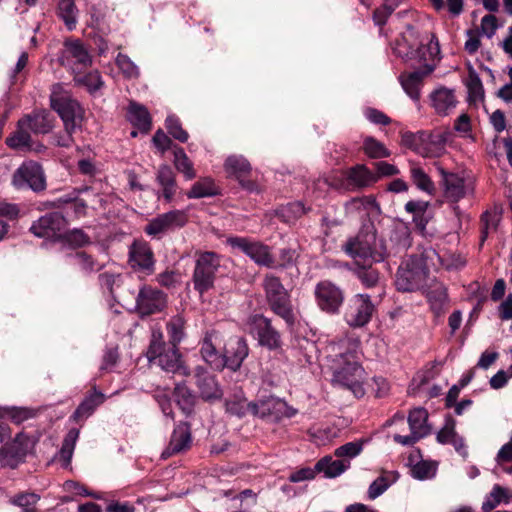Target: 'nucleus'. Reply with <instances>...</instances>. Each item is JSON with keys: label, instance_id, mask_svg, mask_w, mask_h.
<instances>
[{"label": "nucleus", "instance_id": "nucleus-1", "mask_svg": "<svg viewBox=\"0 0 512 512\" xmlns=\"http://www.w3.org/2000/svg\"><path fill=\"white\" fill-rule=\"evenodd\" d=\"M354 207L362 219L358 235L354 237V275L364 287L371 288L379 281L372 263L383 261L392 251H388L382 241H377L374 221L380 216L381 208L375 196L354 197Z\"/></svg>", "mask_w": 512, "mask_h": 512}, {"label": "nucleus", "instance_id": "nucleus-2", "mask_svg": "<svg viewBox=\"0 0 512 512\" xmlns=\"http://www.w3.org/2000/svg\"><path fill=\"white\" fill-rule=\"evenodd\" d=\"M440 54L438 41L434 37L427 45H420L412 52L411 59H415L420 67L412 72H404L399 76L402 88L407 95L414 101L420 98V89L423 85V79L431 74L435 67V59Z\"/></svg>", "mask_w": 512, "mask_h": 512}, {"label": "nucleus", "instance_id": "nucleus-3", "mask_svg": "<svg viewBox=\"0 0 512 512\" xmlns=\"http://www.w3.org/2000/svg\"><path fill=\"white\" fill-rule=\"evenodd\" d=\"M261 286L270 311L281 318L287 329L292 331L296 325L297 316L290 292L284 287L281 279L271 273L264 276Z\"/></svg>", "mask_w": 512, "mask_h": 512}, {"label": "nucleus", "instance_id": "nucleus-4", "mask_svg": "<svg viewBox=\"0 0 512 512\" xmlns=\"http://www.w3.org/2000/svg\"><path fill=\"white\" fill-rule=\"evenodd\" d=\"M50 106L63 121L65 132L75 133L81 128L85 111L61 83H55L51 87Z\"/></svg>", "mask_w": 512, "mask_h": 512}, {"label": "nucleus", "instance_id": "nucleus-5", "mask_svg": "<svg viewBox=\"0 0 512 512\" xmlns=\"http://www.w3.org/2000/svg\"><path fill=\"white\" fill-rule=\"evenodd\" d=\"M428 252L410 255L398 268L395 285L398 291L413 292L426 285L429 275Z\"/></svg>", "mask_w": 512, "mask_h": 512}, {"label": "nucleus", "instance_id": "nucleus-6", "mask_svg": "<svg viewBox=\"0 0 512 512\" xmlns=\"http://www.w3.org/2000/svg\"><path fill=\"white\" fill-rule=\"evenodd\" d=\"M150 362L157 364L162 370L188 376L189 369L184 365L178 346L170 345L163 339L162 333H153L147 351Z\"/></svg>", "mask_w": 512, "mask_h": 512}, {"label": "nucleus", "instance_id": "nucleus-7", "mask_svg": "<svg viewBox=\"0 0 512 512\" xmlns=\"http://www.w3.org/2000/svg\"><path fill=\"white\" fill-rule=\"evenodd\" d=\"M192 274L194 289L203 296L214 288L216 274L221 266V256L213 251H197Z\"/></svg>", "mask_w": 512, "mask_h": 512}, {"label": "nucleus", "instance_id": "nucleus-8", "mask_svg": "<svg viewBox=\"0 0 512 512\" xmlns=\"http://www.w3.org/2000/svg\"><path fill=\"white\" fill-rule=\"evenodd\" d=\"M254 403L251 407L254 409V417L267 422H279L298 413L297 409L272 394L261 395Z\"/></svg>", "mask_w": 512, "mask_h": 512}, {"label": "nucleus", "instance_id": "nucleus-9", "mask_svg": "<svg viewBox=\"0 0 512 512\" xmlns=\"http://www.w3.org/2000/svg\"><path fill=\"white\" fill-rule=\"evenodd\" d=\"M226 242L232 249L242 252L253 260L255 264L267 268H277L271 248L263 242L242 236L228 237Z\"/></svg>", "mask_w": 512, "mask_h": 512}, {"label": "nucleus", "instance_id": "nucleus-10", "mask_svg": "<svg viewBox=\"0 0 512 512\" xmlns=\"http://www.w3.org/2000/svg\"><path fill=\"white\" fill-rule=\"evenodd\" d=\"M250 334L261 347L270 351L282 347L281 333L273 326L272 320L261 313L251 314L247 319Z\"/></svg>", "mask_w": 512, "mask_h": 512}, {"label": "nucleus", "instance_id": "nucleus-11", "mask_svg": "<svg viewBox=\"0 0 512 512\" xmlns=\"http://www.w3.org/2000/svg\"><path fill=\"white\" fill-rule=\"evenodd\" d=\"M58 63L62 67L72 69L74 73L91 66L92 57L82 40L67 38L63 43V49L59 53Z\"/></svg>", "mask_w": 512, "mask_h": 512}, {"label": "nucleus", "instance_id": "nucleus-12", "mask_svg": "<svg viewBox=\"0 0 512 512\" xmlns=\"http://www.w3.org/2000/svg\"><path fill=\"white\" fill-rule=\"evenodd\" d=\"M167 305L168 295L164 291L148 284L139 288L135 309L141 318L161 313Z\"/></svg>", "mask_w": 512, "mask_h": 512}, {"label": "nucleus", "instance_id": "nucleus-13", "mask_svg": "<svg viewBox=\"0 0 512 512\" xmlns=\"http://www.w3.org/2000/svg\"><path fill=\"white\" fill-rule=\"evenodd\" d=\"M128 265L136 273L146 276L155 272L156 258L151 245L145 240H134L128 250Z\"/></svg>", "mask_w": 512, "mask_h": 512}, {"label": "nucleus", "instance_id": "nucleus-14", "mask_svg": "<svg viewBox=\"0 0 512 512\" xmlns=\"http://www.w3.org/2000/svg\"><path fill=\"white\" fill-rule=\"evenodd\" d=\"M187 222L186 211L175 209L151 219L144 227V232L153 238L160 239L165 233L184 227Z\"/></svg>", "mask_w": 512, "mask_h": 512}, {"label": "nucleus", "instance_id": "nucleus-15", "mask_svg": "<svg viewBox=\"0 0 512 512\" xmlns=\"http://www.w3.org/2000/svg\"><path fill=\"white\" fill-rule=\"evenodd\" d=\"M12 182L19 189L30 188L35 192L42 191L46 187L43 168L33 160L24 161L16 169Z\"/></svg>", "mask_w": 512, "mask_h": 512}, {"label": "nucleus", "instance_id": "nucleus-16", "mask_svg": "<svg viewBox=\"0 0 512 512\" xmlns=\"http://www.w3.org/2000/svg\"><path fill=\"white\" fill-rule=\"evenodd\" d=\"M189 375H192L199 397L203 401L214 402L222 398L223 391L217 376L209 372L206 367L197 365Z\"/></svg>", "mask_w": 512, "mask_h": 512}, {"label": "nucleus", "instance_id": "nucleus-17", "mask_svg": "<svg viewBox=\"0 0 512 512\" xmlns=\"http://www.w3.org/2000/svg\"><path fill=\"white\" fill-rule=\"evenodd\" d=\"M314 297L320 310L328 314L338 313L344 300L340 288L329 280H322L316 284Z\"/></svg>", "mask_w": 512, "mask_h": 512}, {"label": "nucleus", "instance_id": "nucleus-18", "mask_svg": "<svg viewBox=\"0 0 512 512\" xmlns=\"http://www.w3.org/2000/svg\"><path fill=\"white\" fill-rule=\"evenodd\" d=\"M66 224V219L60 212H48L34 221L29 231L39 238H60Z\"/></svg>", "mask_w": 512, "mask_h": 512}, {"label": "nucleus", "instance_id": "nucleus-19", "mask_svg": "<svg viewBox=\"0 0 512 512\" xmlns=\"http://www.w3.org/2000/svg\"><path fill=\"white\" fill-rule=\"evenodd\" d=\"M224 168L228 175L235 178L244 190L248 192L257 190V183L250 179L252 167L245 157L242 155L229 156L225 160Z\"/></svg>", "mask_w": 512, "mask_h": 512}, {"label": "nucleus", "instance_id": "nucleus-20", "mask_svg": "<svg viewBox=\"0 0 512 512\" xmlns=\"http://www.w3.org/2000/svg\"><path fill=\"white\" fill-rule=\"evenodd\" d=\"M248 355L249 346L247 340L242 336H231L223 347V358L227 363L225 368L232 372L239 371Z\"/></svg>", "mask_w": 512, "mask_h": 512}, {"label": "nucleus", "instance_id": "nucleus-21", "mask_svg": "<svg viewBox=\"0 0 512 512\" xmlns=\"http://www.w3.org/2000/svg\"><path fill=\"white\" fill-rule=\"evenodd\" d=\"M191 424L180 421L174 426L169 443L163 451V457H170L188 451L192 446Z\"/></svg>", "mask_w": 512, "mask_h": 512}, {"label": "nucleus", "instance_id": "nucleus-22", "mask_svg": "<svg viewBox=\"0 0 512 512\" xmlns=\"http://www.w3.org/2000/svg\"><path fill=\"white\" fill-rule=\"evenodd\" d=\"M420 148H417V153L423 157H437L440 156L444 150L445 145L451 136V132L446 129L444 131H425L421 130Z\"/></svg>", "mask_w": 512, "mask_h": 512}, {"label": "nucleus", "instance_id": "nucleus-23", "mask_svg": "<svg viewBox=\"0 0 512 512\" xmlns=\"http://www.w3.org/2000/svg\"><path fill=\"white\" fill-rule=\"evenodd\" d=\"M54 122V115L47 109L33 110L30 114L24 115L19 120L21 127H27L36 135L50 133L54 128Z\"/></svg>", "mask_w": 512, "mask_h": 512}, {"label": "nucleus", "instance_id": "nucleus-24", "mask_svg": "<svg viewBox=\"0 0 512 512\" xmlns=\"http://www.w3.org/2000/svg\"><path fill=\"white\" fill-rule=\"evenodd\" d=\"M441 175L440 185L443 188V196L446 201L456 204L466 196L465 179L453 172H447L444 168H438Z\"/></svg>", "mask_w": 512, "mask_h": 512}, {"label": "nucleus", "instance_id": "nucleus-25", "mask_svg": "<svg viewBox=\"0 0 512 512\" xmlns=\"http://www.w3.org/2000/svg\"><path fill=\"white\" fill-rule=\"evenodd\" d=\"M29 449V438L23 434H17L11 442H6L0 449V457L5 465L15 468L23 461Z\"/></svg>", "mask_w": 512, "mask_h": 512}, {"label": "nucleus", "instance_id": "nucleus-26", "mask_svg": "<svg viewBox=\"0 0 512 512\" xmlns=\"http://www.w3.org/2000/svg\"><path fill=\"white\" fill-rule=\"evenodd\" d=\"M215 335L216 331L214 330L206 332L200 343V354L202 359L211 367V369L222 372L227 363L224 361L223 351L220 352L213 342V337Z\"/></svg>", "mask_w": 512, "mask_h": 512}, {"label": "nucleus", "instance_id": "nucleus-27", "mask_svg": "<svg viewBox=\"0 0 512 512\" xmlns=\"http://www.w3.org/2000/svg\"><path fill=\"white\" fill-rule=\"evenodd\" d=\"M172 397L173 402L186 417L194 414L197 396L185 382L175 384L172 389Z\"/></svg>", "mask_w": 512, "mask_h": 512}, {"label": "nucleus", "instance_id": "nucleus-28", "mask_svg": "<svg viewBox=\"0 0 512 512\" xmlns=\"http://www.w3.org/2000/svg\"><path fill=\"white\" fill-rule=\"evenodd\" d=\"M104 401L103 393L94 389L92 393L87 395L84 400L78 405L74 413L71 415V419L80 423L91 416L96 408L101 405Z\"/></svg>", "mask_w": 512, "mask_h": 512}, {"label": "nucleus", "instance_id": "nucleus-29", "mask_svg": "<svg viewBox=\"0 0 512 512\" xmlns=\"http://www.w3.org/2000/svg\"><path fill=\"white\" fill-rule=\"evenodd\" d=\"M349 468L348 459H334L326 455L316 462V471L323 473L326 478H334Z\"/></svg>", "mask_w": 512, "mask_h": 512}, {"label": "nucleus", "instance_id": "nucleus-30", "mask_svg": "<svg viewBox=\"0 0 512 512\" xmlns=\"http://www.w3.org/2000/svg\"><path fill=\"white\" fill-rule=\"evenodd\" d=\"M156 180L162 187V195L167 202H171L176 190L177 183L173 169L166 164L159 167Z\"/></svg>", "mask_w": 512, "mask_h": 512}, {"label": "nucleus", "instance_id": "nucleus-31", "mask_svg": "<svg viewBox=\"0 0 512 512\" xmlns=\"http://www.w3.org/2000/svg\"><path fill=\"white\" fill-rule=\"evenodd\" d=\"M434 109L439 115H447L457 104L454 91L447 88H439L431 94Z\"/></svg>", "mask_w": 512, "mask_h": 512}, {"label": "nucleus", "instance_id": "nucleus-32", "mask_svg": "<svg viewBox=\"0 0 512 512\" xmlns=\"http://www.w3.org/2000/svg\"><path fill=\"white\" fill-rule=\"evenodd\" d=\"M128 118L134 127L139 129L142 133H148L152 128V119L143 105L136 102H131L128 109Z\"/></svg>", "mask_w": 512, "mask_h": 512}, {"label": "nucleus", "instance_id": "nucleus-33", "mask_svg": "<svg viewBox=\"0 0 512 512\" xmlns=\"http://www.w3.org/2000/svg\"><path fill=\"white\" fill-rule=\"evenodd\" d=\"M354 305L356 306L354 327H362L370 321L375 312V306L371 302L370 296L366 294H357L354 298Z\"/></svg>", "mask_w": 512, "mask_h": 512}, {"label": "nucleus", "instance_id": "nucleus-34", "mask_svg": "<svg viewBox=\"0 0 512 512\" xmlns=\"http://www.w3.org/2000/svg\"><path fill=\"white\" fill-rule=\"evenodd\" d=\"M428 412L425 408L417 407L412 409L408 415V424L410 431L426 437L430 433V426L428 425Z\"/></svg>", "mask_w": 512, "mask_h": 512}, {"label": "nucleus", "instance_id": "nucleus-35", "mask_svg": "<svg viewBox=\"0 0 512 512\" xmlns=\"http://www.w3.org/2000/svg\"><path fill=\"white\" fill-rule=\"evenodd\" d=\"M56 14L64 22L68 31L76 28L79 10L75 0H58Z\"/></svg>", "mask_w": 512, "mask_h": 512}, {"label": "nucleus", "instance_id": "nucleus-36", "mask_svg": "<svg viewBox=\"0 0 512 512\" xmlns=\"http://www.w3.org/2000/svg\"><path fill=\"white\" fill-rule=\"evenodd\" d=\"M253 404H255L254 401L248 402L245 397L233 395L225 400L224 405L226 413L242 419L247 415L254 417V409L251 408Z\"/></svg>", "mask_w": 512, "mask_h": 512}, {"label": "nucleus", "instance_id": "nucleus-37", "mask_svg": "<svg viewBox=\"0 0 512 512\" xmlns=\"http://www.w3.org/2000/svg\"><path fill=\"white\" fill-rule=\"evenodd\" d=\"M185 328L186 320L182 315L177 314L172 316L166 323V331L169 337L167 343L178 346L186 336Z\"/></svg>", "mask_w": 512, "mask_h": 512}, {"label": "nucleus", "instance_id": "nucleus-38", "mask_svg": "<svg viewBox=\"0 0 512 512\" xmlns=\"http://www.w3.org/2000/svg\"><path fill=\"white\" fill-rule=\"evenodd\" d=\"M219 194L218 188L211 178H204L195 182L191 189L186 193L189 199H198L212 197Z\"/></svg>", "mask_w": 512, "mask_h": 512}, {"label": "nucleus", "instance_id": "nucleus-39", "mask_svg": "<svg viewBox=\"0 0 512 512\" xmlns=\"http://www.w3.org/2000/svg\"><path fill=\"white\" fill-rule=\"evenodd\" d=\"M306 213L307 210L304 204L300 201L290 202L276 211L277 217L287 224L294 223Z\"/></svg>", "mask_w": 512, "mask_h": 512}, {"label": "nucleus", "instance_id": "nucleus-40", "mask_svg": "<svg viewBox=\"0 0 512 512\" xmlns=\"http://www.w3.org/2000/svg\"><path fill=\"white\" fill-rule=\"evenodd\" d=\"M174 154V166L178 172L182 173L186 180H192L196 177V172L193 167L192 161L188 158L184 149L180 146H175L173 151Z\"/></svg>", "mask_w": 512, "mask_h": 512}, {"label": "nucleus", "instance_id": "nucleus-41", "mask_svg": "<svg viewBox=\"0 0 512 512\" xmlns=\"http://www.w3.org/2000/svg\"><path fill=\"white\" fill-rule=\"evenodd\" d=\"M26 128L18 123L17 129L6 137L5 143L10 149L26 152L31 142V135Z\"/></svg>", "mask_w": 512, "mask_h": 512}, {"label": "nucleus", "instance_id": "nucleus-42", "mask_svg": "<svg viewBox=\"0 0 512 512\" xmlns=\"http://www.w3.org/2000/svg\"><path fill=\"white\" fill-rule=\"evenodd\" d=\"M82 71L74 72V82L76 85L85 87L91 94L103 86L104 83L98 71H91L86 74H83Z\"/></svg>", "mask_w": 512, "mask_h": 512}, {"label": "nucleus", "instance_id": "nucleus-43", "mask_svg": "<svg viewBox=\"0 0 512 512\" xmlns=\"http://www.w3.org/2000/svg\"><path fill=\"white\" fill-rule=\"evenodd\" d=\"M379 181V175H375L366 165H354V188H367Z\"/></svg>", "mask_w": 512, "mask_h": 512}, {"label": "nucleus", "instance_id": "nucleus-44", "mask_svg": "<svg viewBox=\"0 0 512 512\" xmlns=\"http://www.w3.org/2000/svg\"><path fill=\"white\" fill-rule=\"evenodd\" d=\"M362 150L372 159L386 158L391 155L386 146L372 136H366L364 138Z\"/></svg>", "mask_w": 512, "mask_h": 512}, {"label": "nucleus", "instance_id": "nucleus-45", "mask_svg": "<svg viewBox=\"0 0 512 512\" xmlns=\"http://www.w3.org/2000/svg\"><path fill=\"white\" fill-rule=\"evenodd\" d=\"M324 183L337 190L350 191L352 189V168L336 171Z\"/></svg>", "mask_w": 512, "mask_h": 512}, {"label": "nucleus", "instance_id": "nucleus-46", "mask_svg": "<svg viewBox=\"0 0 512 512\" xmlns=\"http://www.w3.org/2000/svg\"><path fill=\"white\" fill-rule=\"evenodd\" d=\"M427 299L431 304L433 311L438 314L443 305L448 301V293L445 286L442 284L434 286L428 293Z\"/></svg>", "mask_w": 512, "mask_h": 512}, {"label": "nucleus", "instance_id": "nucleus-47", "mask_svg": "<svg viewBox=\"0 0 512 512\" xmlns=\"http://www.w3.org/2000/svg\"><path fill=\"white\" fill-rule=\"evenodd\" d=\"M62 241L73 248H81L91 243V239L82 229H72L66 231L60 237Z\"/></svg>", "mask_w": 512, "mask_h": 512}, {"label": "nucleus", "instance_id": "nucleus-48", "mask_svg": "<svg viewBox=\"0 0 512 512\" xmlns=\"http://www.w3.org/2000/svg\"><path fill=\"white\" fill-rule=\"evenodd\" d=\"M165 127L168 133L181 143H186L189 139V134L183 129L180 119L175 115H170L165 120Z\"/></svg>", "mask_w": 512, "mask_h": 512}, {"label": "nucleus", "instance_id": "nucleus-49", "mask_svg": "<svg viewBox=\"0 0 512 512\" xmlns=\"http://www.w3.org/2000/svg\"><path fill=\"white\" fill-rule=\"evenodd\" d=\"M74 258L81 270L86 274L97 272L103 268V265L99 264V262L86 251L76 252Z\"/></svg>", "mask_w": 512, "mask_h": 512}, {"label": "nucleus", "instance_id": "nucleus-50", "mask_svg": "<svg viewBox=\"0 0 512 512\" xmlns=\"http://www.w3.org/2000/svg\"><path fill=\"white\" fill-rule=\"evenodd\" d=\"M19 209L16 205L0 203V240L8 233L9 225L4 218L14 220L17 218Z\"/></svg>", "mask_w": 512, "mask_h": 512}, {"label": "nucleus", "instance_id": "nucleus-51", "mask_svg": "<svg viewBox=\"0 0 512 512\" xmlns=\"http://www.w3.org/2000/svg\"><path fill=\"white\" fill-rule=\"evenodd\" d=\"M153 398L157 402L162 413L166 417H169L173 420L175 418V413H174L173 407H172V403H173L172 392L168 393L166 390L157 389L155 391V393L153 394Z\"/></svg>", "mask_w": 512, "mask_h": 512}, {"label": "nucleus", "instance_id": "nucleus-52", "mask_svg": "<svg viewBox=\"0 0 512 512\" xmlns=\"http://www.w3.org/2000/svg\"><path fill=\"white\" fill-rule=\"evenodd\" d=\"M411 178L413 183L422 191L432 194L435 190L434 183L431 178L420 167L411 169Z\"/></svg>", "mask_w": 512, "mask_h": 512}, {"label": "nucleus", "instance_id": "nucleus-53", "mask_svg": "<svg viewBox=\"0 0 512 512\" xmlns=\"http://www.w3.org/2000/svg\"><path fill=\"white\" fill-rule=\"evenodd\" d=\"M467 88L469 93V99L471 101H477L484 98V89L481 79L474 70L469 71Z\"/></svg>", "mask_w": 512, "mask_h": 512}, {"label": "nucleus", "instance_id": "nucleus-54", "mask_svg": "<svg viewBox=\"0 0 512 512\" xmlns=\"http://www.w3.org/2000/svg\"><path fill=\"white\" fill-rule=\"evenodd\" d=\"M364 374L363 368L354 362V378H358L357 381H354V397L356 398H362L371 386L369 379L364 377Z\"/></svg>", "mask_w": 512, "mask_h": 512}, {"label": "nucleus", "instance_id": "nucleus-55", "mask_svg": "<svg viewBox=\"0 0 512 512\" xmlns=\"http://www.w3.org/2000/svg\"><path fill=\"white\" fill-rule=\"evenodd\" d=\"M40 500V496L34 492H21L13 496L9 502L15 506L27 509L34 507Z\"/></svg>", "mask_w": 512, "mask_h": 512}, {"label": "nucleus", "instance_id": "nucleus-56", "mask_svg": "<svg viewBox=\"0 0 512 512\" xmlns=\"http://www.w3.org/2000/svg\"><path fill=\"white\" fill-rule=\"evenodd\" d=\"M456 421L451 416L447 417L444 426L438 431L436 439L440 444L450 443L457 434L455 430Z\"/></svg>", "mask_w": 512, "mask_h": 512}, {"label": "nucleus", "instance_id": "nucleus-57", "mask_svg": "<svg viewBox=\"0 0 512 512\" xmlns=\"http://www.w3.org/2000/svg\"><path fill=\"white\" fill-rule=\"evenodd\" d=\"M98 281L101 288L106 289L109 294H114V286H120L122 283V275L111 272H103L99 274Z\"/></svg>", "mask_w": 512, "mask_h": 512}, {"label": "nucleus", "instance_id": "nucleus-58", "mask_svg": "<svg viewBox=\"0 0 512 512\" xmlns=\"http://www.w3.org/2000/svg\"><path fill=\"white\" fill-rule=\"evenodd\" d=\"M116 64L126 77L133 78L139 75L138 67L125 54L117 55Z\"/></svg>", "mask_w": 512, "mask_h": 512}, {"label": "nucleus", "instance_id": "nucleus-59", "mask_svg": "<svg viewBox=\"0 0 512 512\" xmlns=\"http://www.w3.org/2000/svg\"><path fill=\"white\" fill-rule=\"evenodd\" d=\"M152 142L155 145V147L161 152V154L165 153L166 151L170 149H175V144L171 140L170 137H168L162 129H158L153 138Z\"/></svg>", "mask_w": 512, "mask_h": 512}, {"label": "nucleus", "instance_id": "nucleus-60", "mask_svg": "<svg viewBox=\"0 0 512 512\" xmlns=\"http://www.w3.org/2000/svg\"><path fill=\"white\" fill-rule=\"evenodd\" d=\"M363 113L368 121L376 125L386 126L391 123V119L385 113L378 109L367 107L364 109Z\"/></svg>", "mask_w": 512, "mask_h": 512}, {"label": "nucleus", "instance_id": "nucleus-61", "mask_svg": "<svg viewBox=\"0 0 512 512\" xmlns=\"http://www.w3.org/2000/svg\"><path fill=\"white\" fill-rule=\"evenodd\" d=\"M390 240L396 244L394 255L399 252L406 251L411 246L410 233L406 230L395 232Z\"/></svg>", "mask_w": 512, "mask_h": 512}, {"label": "nucleus", "instance_id": "nucleus-62", "mask_svg": "<svg viewBox=\"0 0 512 512\" xmlns=\"http://www.w3.org/2000/svg\"><path fill=\"white\" fill-rule=\"evenodd\" d=\"M333 376V381L335 384L352 390V372L349 366L336 370Z\"/></svg>", "mask_w": 512, "mask_h": 512}, {"label": "nucleus", "instance_id": "nucleus-63", "mask_svg": "<svg viewBox=\"0 0 512 512\" xmlns=\"http://www.w3.org/2000/svg\"><path fill=\"white\" fill-rule=\"evenodd\" d=\"M411 473L415 479L424 480L433 475V466L428 461H420L411 468Z\"/></svg>", "mask_w": 512, "mask_h": 512}, {"label": "nucleus", "instance_id": "nucleus-64", "mask_svg": "<svg viewBox=\"0 0 512 512\" xmlns=\"http://www.w3.org/2000/svg\"><path fill=\"white\" fill-rule=\"evenodd\" d=\"M179 272L175 270H165L164 272L157 275V282L165 288H173L176 286L179 280Z\"/></svg>", "mask_w": 512, "mask_h": 512}]
</instances>
